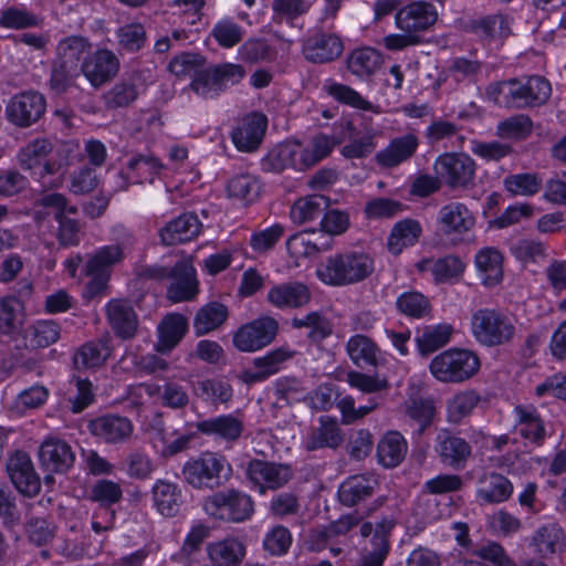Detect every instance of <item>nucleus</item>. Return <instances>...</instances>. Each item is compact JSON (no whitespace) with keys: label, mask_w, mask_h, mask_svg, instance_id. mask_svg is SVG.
Here are the masks:
<instances>
[{"label":"nucleus","mask_w":566,"mask_h":566,"mask_svg":"<svg viewBox=\"0 0 566 566\" xmlns=\"http://www.w3.org/2000/svg\"><path fill=\"white\" fill-rule=\"evenodd\" d=\"M452 331V327L448 324L426 327L416 338L420 354L427 356L447 345Z\"/></svg>","instance_id":"51"},{"label":"nucleus","mask_w":566,"mask_h":566,"mask_svg":"<svg viewBox=\"0 0 566 566\" xmlns=\"http://www.w3.org/2000/svg\"><path fill=\"white\" fill-rule=\"evenodd\" d=\"M419 144V137L415 133L397 136L376 154V163L384 168H396L415 156Z\"/></svg>","instance_id":"24"},{"label":"nucleus","mask_w":566,"mask_h":566,"mask_svg":"<svg viewBox=\"0 0 566 566\" xmlns=\"http://www.w3.org/2000/svg\"><path fill=\"white\" fill-rule=\"evenodd\" d=\"M83 74L82 66L72 65L54 59L51 66L49 86L56 94H62L77 86V80Z\"/></svg>","instance_id":"46"},{"label":"nucleus","mask_w":566,"mask_h":566,"mask_svg":"<svg viewBox=\"0 0 566 566\" xmlns=\"http://www.w3.org/2000/svg\"><path fill=\"white\" fill-rule=\"evenodd\" d=\"M422 233L421 224L413 219L397 222L390 231L387 247L391 254L399 255L403 249L415 245Z\"/></svg>","instance_id":"40"},{"label":"nucleus","mask_w":566,"mask_h":566,"mask_svg":"<svg viewBox=\"0 0 566 566\" xmlns=\"http://www.w3.org/2000/svg\"><path fill=\"white\" fill-rule=\"evenodd\" d=\"M408 450L407 441L397 431H389L382 436L377 444V460L384 468H396L405 459Z\"/></svg>","instance_id":"37"},{"label":"nucleus","mask_w":566,"mask_h":566,"mask_svg":"<svg viewBox=\"0 0 566 566\" xmlns=\"http://www.w3.org/2000/svg\"><path fill=\"white\" fill-rule=\"evenodd\" d=\"M67 402L73 413H80L94 401L92 382L78 376L72 377L69 382Z\"/></svg>","instance_id":"54"},{"label":"nucleus","mask_w":566,"mask_h":566,"mask_svg":"<svg viewBox=\"0 0 566 566\" xmlns=\"http://www.w3.org/2000/svg\"><path fill=\"white\" fill-rule=\"evenodd\" d=\"M352 361L358 367H376L379 361L380 349L369 337L357 334L352 336L346 345Z\"/></svg>","instance_id":"43"},{"label":"nucleus","mask_w":566,"mask_h":566,"mask_svg":"<svg viewBox=\"0 0 566 566\" xmlns=\"http://www.w3.org/2000/svg\"><path fill=\"white\" fill-rule=\"evenodd\" d=\"M518 433L526 440L541 446L546 437L543 420L535 407L518 405L514 408Z\"/></svg>","instance_id":"38"},{"label":"nucleus","mask_w":566,"mask_h":566,"mask_svg":"<svg viewBox=\"0 0 566 566\" xmlns=\"http://www.w3.org/2000/svg\"><path fill=\"white\" fill-rule=\"evenodd\" d=\"M312 7L307 0H273L272 12L275 22L292 23L295 19L306 14Z\"/></svg>","instance_id":"61"},{"label":"nucleus","mask_w":566,"mask_h":566,"mask_svg":"<svg viewBox=\"0 0 566 566\" xmlns=\"http://www.w3.org/2000/svg\"><path fill=\"white\" fill-rule=\"evenodd\" d=\"M196 428L202 434L214 436L227 442H234L241 437L244 424L233 415H222L198 421Z\"/></svg>","instance_id":"34"},{"label":"nucleus","mask_w":566,"mask_h":566,"mask_svg":"<svg viewBox=\"0 0 566 566\" xmlns=\"http://www.w3.org/2000/svg\"><path fill=\"white\" fill-rule=\"evenodd\" d=\"M164 169L160 160L150 155L133 156L126 165V170L119 172L123 179L122 188H127L128 184L153 182Z\"/></svg>","instance_id":"31"},{"label":"nucleus","mask_w":566,"mask_h":566,"mask_svg":"<svg viewBox=\"0 0 566 566\" xmlns=\"http://www.w3.org/2000/svg\"><path fill=\"white\" fill-rule=\"evenodd\" d=\"M202 509L210 517L227 523H242L254 513L252 497L237 489L217 491L205 497Z\"/></svg>","instance_id":"5"},{"label":"nucleus","mask_w":566,"mask_h":566,"mask_svg":"<svg viewBox=\"0 0 566 566\" xmlns=\"http://www.w3.org/2000/svg\"><path fill=\"white\" fill-rule=\"evenodd\" d=\"M471 332L480 345L497 347L512 344L518 329L514 319L504 312L484 307L472 314Z\"/></svg>","instance_id":"3"},{"label":"nucleus","mask_w":566,"mask_h":566,"mask_svg":"<svg viewBox=\"0 0 566 566\" xmlns=\"http://www.w3.org/2000/svg\"><path fill=\"white\" fill-rule=\"evenodd\" d=\"M55 221L57 227L54 230V237L56 238L59 245L61 248L78 245L83 237L82 224L80 221L66 214Z\"/></svg>","instance_id":"64"},{"label":"nucleus","mask_w":566,"mask_h":566,"mask_svg":"<svg viewBox=\"0 0 566 566\" xmlns=\"http://www.w3.org/2000/svg\"><path fill=\"white\" fill-rule=\"evenodd\" d=\"M291 325L294 328H308L307 337L312 343H319L332 334L329 321L318 312H311L304 317H294Z\"/></svg>","instance_id":"56"},{"label":"nucleus","mask_w":566,"mask_h":566,"mask_svg":"<svg viewBox=\"0 0 566 566\" xmlns=\"http://www.w3.org/2000/svg\"><path fill=\"white\" fill-rule=\"evenodd\" d=\"M107 322L116 337L128 340L135 337L139 321L129 301L113 298L105 306Z\"/></svg>","instance_id":"21"},{"label":"nucleus","mask_w":566,"mask_h":566,"mask_svg":"<svg viewBox=\"0 0 566 566\" xmlns=\"http://www.w3.org/2000/svg\"><path fill=\"white\" fill-rule=\"evenodd\" d=\"M268 118L262 113H251L243 117L231 133V139L238 150L252 153L256 150L264 137Z\"/></svg>","instance_id":"20"},{"label":"nucleus","mask_w":566,"mask_h":566,"mask_svg":"<svg viewBox=\"0 0 566 566\" xmlns=\"http://www.w3.org/2000/svg\"><path fill=\"white\" fill-rule=\"evenodd\" d=\"M124 247L119 243L105 245L95 251L87 260L90 271L111 272V268L123 261Z\"/></svg>","instance_id":"60"},{"label":"nucleus","mask_w":566,"mask_h":566,"mask_svg":"<svg viewBox=\"0 0 566 566\" xmlns=\"http://www.w3.org/2000/svg\"><path fill=\"white\" fill-rule=\"evenodd\" d=\"M379 488V481L373 473L348 476L338 488L339 502L348 507L371 497Z\"/></svg>","instance_id":"25"},{"label":"nucleus","mask_w":566,"mask_h":566,"mask_svg":"<svg viewBox=\"0 0 566 566\" xmlns=\"http://www.w3.org/2000/svg\"><path fill=\"white\" fill-rule=\"evenodd\" d=\"M46 102L42 94L33 91L14 95L6 114L10 123L19 127H29L36 123L44 114Z\"/></svg>","instance_id":"12"},{"label":"nucleus","mask_w":566,"mask_h":566,"mask_svg":"<svg viewBox=\"0 0 566 566\" xmlns=\"http://www.w3.org/2000/svg\"><path fill=\"white\" fill-rule=\"evenodd\" d=\"M111 353L108 339L91 340L76 350L73 361L77 369L96 368L105 364Z\"/></svg>","instance_id":"42"},{"label":"nucleus","mask_w":566,"mask_h":566,"mask_svg":"<svg viewBox=\"0 0 566 566\" xmlns=\"http://www.w3.org/2000/svg\"><path fill=\"white\" fill-rule=\"evenodd\" d=\"M7 471L11 482L21 494L31 497L40 492V478L28 453L17 451L7 462Z\"/></svg>","instance_id":"19"},{"label":"nucleus","mask_w":566,"mask_h":566,"mask_svg":"<svg viewBox=\"0 0 566 566\" xmlns=\"http://www.w3.org/2000/svg\"><path fill=\"white\" fill-rule=\"evenodd\" d=\"M90 433L107 444H120L127 442L134 426L130 419L119 415H103L88 421Z\"/></svg>","instance_id":"14"},{"label":"nucleus","mask_w":566,"mask_h":566,"mask_svg":"<svg viewBox=\"0 0 566 566\" xmlns=\"http://www.w3.org/2000/svg\"><path fill=\"white\" fill-rule=\"evenodd\" d=\"M432 376L441 382H462L473 377L480 368L479 357L468 349H448L430 363Z\"/></svg>","instance_id":"7"},{"label":"nucleus","mask_w":566,"mask_h":566,"mask_svg":"<svg viewBox=\"0 0 566 566\" xmlns=\"http://www.w3.org/2000/svg\"><path fill=\"white\" fill-rule=\"evenodd\" d=\"M503 256L501 252L492 247L481 249L475 255V265L483 275V284L493 286L502 280Z\"/></svg>","instance_id":"45"},{"label":"nucleus","mask_w":566,"mask_h":566,"mask_svg":"<svg viewBox=\"0 0 566 566\" xmlns=\"http://www.w3.org/2000/svg\"><path fill=\"white\" fill-rule=\"evenodd\" d=\"M83 75L94 86L98 87L116 75L118 60L108 50H98L82 63Z\"/></svg>","instance_id":"30"},{"label":"nucleus","mask_w":566,"mask_h":566,"mask_svg":"<svg viewBox=\"0 0 566 566\" xmlns=\"http://www.w3.org/2000/svg\"><path fill=\"white\" fill-rule=\"evenodd\" d=\"M398 312L410 318H423L431 313L429 298L418 291H408L396 300Z\"/></svg>","instance_id":"52"},{"label":"nucleus","mask_w":566,"mask_h":566,"mask_svg":"<svg viewBox=\"0 0 566 566\" xmlns=\"http://www.w3.org/2000/svg\"><path fill=\"white\" fill-rule=\"evenodd\" d=\"M311 300L310 289L301 282L274 285L268 293V301L277 308H298Z\"/></svg>","instance_id":"32"},{"label":"nucleus","mask_w":566,"mask_h":566,"mask_svg":"<svg viewBox=\"0 0 566 566\" xmlns=\"http://www.w3.org/2000/svg\"><path fill=\"white\" fill-rule=\"evenodd\" d=\"M470 29L479 38L493 40L495 36H506L509 34L507 20L502 14L486 15L471 21Z\"/></svg>","instance_id":"59"},{"label":"nucleus","mask_w":566,"mask_h":566,"mask_svg":"<svg viewBox=\"0 0 566 566\" xmlns=\"http://www.w3.org/2000/svg\"><path fill=\"white\" fill-rule=\"evenodd\" d=\"M379 64L380 55L371 48L354 50L347 59L348 70L360 77L374 74Z\"/></svg>","instance_id":"53"},{"label":"nucleus","mask_w":566,"mask_h":566,"mask_svg":"<svg viewBox=\"0 0 566 566\" xmlns=\"http://www.w3.org/2000/svg\"><path fill=\"white\" fill-rule=\"evenodd\" d=\"M227 190L230 197L252 202L259 197L261 186L254 176L243 174L230 179Z\"/></svg>","instance_id":"63"},{"label":"nucleus","mask_w":566,"mask_h":566,"mask_svg":"<svg viewBox=\"0 0 566 566\" xmlns=\"http://www.w3.org/2000/svg\"><path fill=\"white\" fill-rule=\"evenodd\" d=\"M229 316L228 307L217 301L201 306L193 317V331L197 336H202L222 326Z\"/></svg>","instance_id":"39"},{"label":"nucleus","mask_w":566,"mask_h":566,"mask_svg":"<svg viewBox=\"0 0 566 566\" xmlns=\"http://www.w3.org/2000/svg\"><path fill=\"white\" fill-rule=\"evenodd\" d=\"M293 357V352L286 347H277L266 355L256 357L252 361V368L243 370L239 379L245 385L264 381L270 376L280 371L281 366Z\"/></svg>","instance_id":"22"},{"label":"nucleus","mask_w":566,"mask_h":566,"mask_svg":"<svg viewBox=\"0 0 566 566\" xmlns=\"http://www.w3.org/2000/svg\"><path fill=\"white\" fill-rule=\"evenodd\" d=\"M398 29L416 35L430 29L438 20L436 7L427 1H413L398 10L395 17Z\"/></svg>","instance_id":"15"},{"label":"nucleus","mask_w":566,"mask_h":566,"mask_svg":"<svg viewBox=\"0 0 566 566\" xmlns=\"http://www.w3.org/2000/svg\"><path fill=\"white\" fill-rule=\"evenodd\" d=\"M552 94L551 83L543 76H531L522 84L516 78L510 80L507 96L516 106H541L545 104Z\"/></svg>","instance_id":"16"},{"label":"nucleus","mask_w":566,"mask_h":566,"mask_svg":"<svg viewBox=\"0 0 566 566\" xmlns=\"http://www.w3.org/2000/svg\"><path fill=\"white\" fill-rule=\"evenodd\" d=\"M247 476L260 494L284 488L293 478L290 464L253 459L248 463Z\"/></svg>","instance_id":"11"},{"label":"nucleus","mask_w":566,"mask_h":566,"mask_svg":"<svg viewBox=\"0 0 566 566\" xmlns=\"http://www.w3.org/2000/svg\"><path fill=\"white\" fill-rule=\"evenodd\" d=\"M39 460L45 471L65 473L74 465L75 452L65 440L49 437L39 448Z\"/></svg>","instance_id":"17"},{"label":"nucleus","mask_w":566,"mask_h":566,"mask_svg":"<svg viewBox=\"0 0 566 566\" xmlns=\"http://www.w3.org/2000/svg\"><path fill=\"white\" fill-rule=\"evenodd\" d=\"M344 442V432L337 419L329 416L318 418V424L312 427L304 440L303 449L307 452H314L322 449H338Z\"/></svg>","instance_id":"18"},{"label":"nucleus","mask_w":566,"mask_h":566,"mask_svg":"<svg viewBox=\"0 0 566 566\" xmlns=\"http://www.w3.org/2000/svg\"><path fill=\"white\" fill-rule=\"evenodd\" d=\"M331 201L323 195H311L297 199L291 208V218L295 223H305L319 218L328 208Z\"/></svg>","instance_id":"44"},{"label":"nucleus","mask_w":566,"mask_h":566,"mask_svg":"<svg viewBox=\"0 0 566 566\" xmlns=\"http://www.w3.org/2000/svg\"><path fill=\"white\" fill-rule=\"evenodd\" d=\"M407 415L419 423L421 434L430 424L436 415V402L431 397H410L407 401Z\"/></svg>","instance_id":"58"},{"label":"nucleus","mask_w":566,"mask_h":566,"mask_svg":"<svg viewBox=\"0 0 566 566\" xmlns=\"http://www.w3.org/2000/svg\"><path fill=\"white\" fill-rule=\"evenodd\" d=\"M53 145L48 139H34L24 146L18 156L23 169L34 171L52 153Z\"/></svg>","instance_id":"57"},{"label":"nucleus","mask_w":566,"mask_h":566,"mask_svg":"<svg viewBox=\"0 0 566 566\" xmlns=\"http://www.w3.org/2000/svg\"><path fill=\"white\" fill-rule=\"evenodd\" d=\"M243 35V28L229 18L218 21L211 30V36L224 49L238 45L242 41Z\"/></svg>","instance_id":"62"},{"label":"nucleus","mask_w":566,"mask_h":566,"mask_svg":"<svg viewBox=\"0 0 566 566\" xmlns=\"http://www.w3.org/2000/svg\"><path fill=\"white\" fill-rule=\"evenodd\" d=\"M202 223L193 212L182 213L167 222L159 230V238L164 245H176L193 240L199 235Z\"/></svg>","instance_id":"26"},{"label":"nucleus","mask_w":566,"mask_h":566,"mask_svg":"<svg viewBox=\"0 0 566 566\" xmlns=\"http://www.w3.org/2000/svg\"><path fill=\"white\" fill-rule=\"evenodd\" d=\"M214 566H239L245 556L244 544L235 537H227L207 547Z\"/></svg>","instance_id":"35"},{"label":"nucleus","mask_w":566,"mask_h":566,"mask_svg":"<svg viewBox=\"0 0 566 566\" xmlns=\"http://www.w3.org/2000/svg\"><path fill=\"white\" fill-rule=\"evenodd\" d=\"M185 481L197 490H213L229 481L232 469L223 455L205 452L189 459L181 470Z\"/></svg>","instance_id":"4"},{"label":"nucleus","mask_w":566,"mask_h":566,"mask_svg":"<svg viewBox=\"0 0 566 566\" xmlns=\"http://www.w3.org/2000/svg\"><path fill=\"white\" fill-rule=\"evenodd\" d=\"M167 296L172 302L191 301L198 293L196 270L188 260H180L172 266Z\"/></svg>","instance_id":"27"},{"label":"nucleus","mask_w":566,"mask_h":566,"mask_svg":"<svg viewBox=\"0 0 566 566\" xmlns=\"http://www.w3.org/2000/svg\"><path fill=\"white\" fill-rule=\"evenodd\" d=\"M421 271L429 270L437 282H446L463 272L462 261L454 255H447L436 261L423 260L419 264Z\"/></svg>","instance_id":"55"},{"label":"nucleus","mask_w":566,"mask_h":566,"mask_svg":"<svg viewBox=\"0 0 566 566\" xmlns=\"http://www.w3.org/2000/svg\"><path fill=\"white\" fill-rule=\"evenodd\" d=\"M438 224L448 237L463 235L474 227L475 218L463 202L452 201L440 208Z\"/></svg>","instance_id":"23"},{"label":"nucleus","mask_w":566,"mask_h":566,"mask_svg":"<svg viewBox=\"0 0 566 566\" xmlns=\"http://www.w3.org/2000/svg\"><path fill=\"white\" fill-rule=\"evenodd\" d=\"M23 305L17 297L0 300V333L11 335L23 325Z\"/></svg>","instance_id":"50"},{"label":"nucleus","mask_w":566,"mask_h":566,"mask_svg":"<svg viewBox=\"0 0 566 566\" xmlns=\"http://www.w3.org/2000/svg\"><path fill=\"white\" fill-rule=\"evenodd\" d=\"M187 329L188 322L184 315H167L158 326L159 342L156 345L157 352H170L182 339Z\"/></svg>","instance_id":"41"},{"label":"nucleus","mask_w":566,"mask_h":566,"mask_svg":"<svg viewBox=\"0 0 566 566\" xmlns=\"http://www.w3.org/2000/svg\"><path fill=\"white\" fill-rule=\"evenodd\" d=\"M480 401L481 396L473 389L458 392L448 401V421L451 423H460L465 417L472 413Z\"/></svg>","instance_id":"49"},{"label":"nucleus","mask_w":566,"mask_h":566,"mask_svg":"<svg viewBox=\"0 0 566 566\" xmlns=\"http://www.w3.org/2000/svg\"><path fill=\"white\" fill-rule=\"evenodd\" d=\"M193 392L203 401L214 406L229 402L233 395L231 385L219 378L197 381L193 386Z\"/></svg>","instance_id":"47"},{"label":"nucleus","mask_w":566,"mask_h":566,"mask_svg":"<svg viewBox=\"0 0 566 566\" xmlns=\"http://www.w3.org/2000/svg\"><path fill=\"white\" fill-rule=\"evenodd\" d=\"M337 144V139L325 134L313 136L307 145L296 140L280 144L262 159V170L274 174L289 168L305 171L326 158Z\"/></svg>","instance_id":"1"},{"label":"nucleus","mask_w":566,"mask_h":566,"mask_svg":"<svg viewBox=\"0 0 566 566\" xmlns=\"http://www.w3.org/2000/svg\"><path fill=\"white\" fill-rule=\"evenodd\" d=\"M92 49L87 38L82 35H70L59 41L56 45L55 59L72 63L75 66H82V60Z\"/></svg>","instance_id":"48"},{"label":"nucleus","mask_w":566,"mask_h":566,"mask_svg":"<svg viewBox=\"0 0 566 566\" xmlns=\"http://www.w3.org/2000/svg\"><path fill=\"white\" fill-rule=\"evenodd\" d=\"M344 46L335 34L324 32L310 36L303 44L305 59L313 63H328L339 57Z\"/></svg>","instance_id":"29"},{"label":"nucleus","mask_w":566,"mask_h":566,"mask_svg":"<svg viewBox=\"0 0 566 566\" xmlns=\"http://www.w3.org/2000/svg\"><path fill=\"white\" fill-rule=\"evenodd\" d=\"M475 161L463 153H444L433 164L436 175L451 189H468L475 177Z\"/></svg>","instance_id":"9"},{"label":"nucleus","mask_w":566,"mask_h":566,"mask_svg":"<svg viewBox=\"0 0 566 566\" xmlns=\"http://www.w3.org/2000/svg\"><path fill=\"white\" fill-rule=\"evenodd\" d=\"M87 499L99 505V511L92 521L93 531L102 533L113 530L116 518L113 505L123 499L122 485L113 480L99 479L90 486Z\"/></svg>","instance_id":"8"},{"label":"nucleus","mask_w":566,"mask_h":566,"mask_svg":"<svg viewBox=\"0 0 566 566\" xmlns=\"http://www.w3.org/2000/svg\"><path fill=\"white\" fill-rule=\"evenodd\" d=\"M154 506L161 515L174 517L182 504V492L178 484L159 479L151 488Z\"/></svg>","instance_id":"33"},{"label":"nucleus","mask_w":566,"mask_h":566,"mask_svg":"<svg viewBox=\"0 0 566 566\" xmlns=\"http://www.w3.org/2000/svg\"><path fill=\"white\" fill-rule=\"evenodd\" d=\"M512 493L513 484L501 473L484 472L478 479L475 496L480 504L503 503L511 497Z\"/></svg>","instance_id":"28"},{"label":"nucleus","mask_w":566,"mask_h":566,"mask_svg":"<svg viewBox=\"0 0 566 566\" xmlns=\"http://www.w3.org/2000/svg\"><path fill=\"white\" fill-rule=\"evenodd\" d=\"M375 270L374 259L358 251L335 253L318 265L317 277L332 286H347L366 280Z\"/></svg>","instance_id":"2"},{"label":"nucleus","mask_w":566,"mask_h":566,"mask_svg":"<svg viewBox=\"0 0 566 566\" xmlns=\"http://www.w3.org/2000/svg\"><path fill=\"white\" fill-rule=\"evenodd\" d=\"M247 75L241 64L220 63L203 66L196 72L189 88L199 97L214 98L230 86L239 84Z\"/></svg>","instance_id":"6"},{"label":"nucleus","mask_w":566,"mask_h":566,"mask_svg":"<svg viewBox=\"0 0 566 566\" xmlns=\"http://www.w3.org/2000/svg\"><path fill=\"white\" fill-rule=\"evenodd\" d=\"M434 452L443 465L462 470L472 455V448L465 439L448 429H442L436 437Z\"/></svg>","instance_id":"13"},{"label":"nucleus","mask_w":566,"mask_h":566,"mask_svg":"<svg viewBox=\"0 0 566 566\" xmlns=\"http://www.w3.org/2000/svg\"><path fill=\"white\" fill-rule=\"evenodd\" d=\"M277 333V321L263 316L240 326L233 334L232 343L238 350L252 353L270 345Z\"/></svg>","instance_id":"10"},{"label":"nucleus","mask_w":566,"mask_h":566,"mask_svg":"<svg viewBox=\"0 0 566 566\" xmlns=\"http://www.w3.org/2000/svg\"><path fill=\"white\" fill-rule=\"evenodd\" d=\"M564 539L563 528L556 523H548L535 531L531 546L542 558H548L563 549Z\"/></svg>","instance_id":"36"}]
</instances>
